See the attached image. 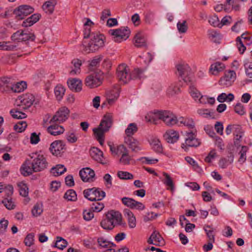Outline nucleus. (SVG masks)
<instances>
[{"label":"nucleus","instance_id":"2f4dec72","mask_svg":"<svg viewBox=\"0 0 252 252\" xmlns=\"http://www.w3.org/2000/svg\"><path fill=\"white\" fill-rule=\"evenodd\" d=\"M224 65L221 63L217 62L211 65L210 71L212 74L217 75L224 68Z\"/></svg>","mask_w":252,"mask_h":252},{"label":"nucleus","instance_id":"864d4df0","mask_svg":"<svg viewBox=\"0 0 252 252\" xmlns=\"http://www.w3.org/2000/svg\"><path fill=\"white\" fill-rule=\"evenodd\" d=\"M1 203L9 210H11L15 208V205L12 201L11 197L9 198H4L3 200L1 201Z\"/></svg>","mask_w":252,"mask_h":252},{"label":"nucleus","instance_id":"0e129e2a","mask_svg":"<svg viewBox=\"0 0 252 252\" xmlns=\"http://www.w3.org/2000/svg\"><path fill=\"white\" fill-rule=\"evenodd\" d=\"M22 36H23V30H19L14 33L11 38L12 40L20 42L24 39Z\"/></svg>","mask_w":252,"mask_h":252},{"label":"nucleus","instance_id":"5fc2aeb1","mask_svg":"<svg viewBox=\"0 0 252 252\" xmlns=\"http://www.w3.org/2000/svg\"><path fill=\"white\" fill-rule=\"evenodd\" d=\"M117 176L121 180H131L134 178L131 173L123 171H119L117 172Z\"/></svg>","mask_w":252,"mask_h":252},{"label":"nucleus","instance_id":"9d476101","mask_svg":"<svg viewBox=\"0 0 252 252\" xmlns=\"http://www.w3.org/2000/svg\"><path fill=\"white\" fill-rule=\"evenodd\" d=\"M34 11L33 7L28 5H21L16 8L13 11V14L18 20H21Z\"/></svg>","mask_w":252,"mask_h":252},{"label":"nucleus","instance_id":"c03bdc74","mask_svg":"<svg viewBox=\"0 0 252 252\" xmlns=\"http://www.w3.org/2000/svg\"><path fill=\"white\" fill-rule=\"evenodd\" d=\"M138 130L137 125L135 123L130 124L125 130L126 137H132Z\"/></svg>","mask_w":252,"mask_h":252},{"label":"nucleus","instance_id":"8fccbe9b","mask_svg":"<svg viewBox=\"0 0 252 252\" xmlns=\"http://www.w3.org/2000/svg\"><path fill=\"white\" fill-rule=\"evenodd\" d=\"M131 158L129 156L128 150H126L122 154V156L120 159V162L123 165H128L130 164V161Z\"/></svg>","mask_w":252,"mask_h":252},{"label":"nucleus","instance_id":"58836bf2","mask_svg":"<svg viewBox=\"0 0 252 252\" xmlns=\"http://www.w3.org/2000/svg\"><path fill=\"white\" fill-rule=\"evenodd\" d=\"M71 63L73 65V66L74 67V69L71 70L70 71V74L71 75H73V74H77L80 73V67L82 65L81 60H80L78 59H74L72 61Z\"/></svg>","mask_w":252,"mask_h":252},{"label":"nucleus","instance_id":"412c9836","mask_svg":"<svg viewBox=\"0 0 252 252\" xmlns=\"http://www.w3.org/2000/svg\"><path fill=\"white\" fill-rule=\"evenodd\" d=\"M91 157L95 161L102 164H105L103 162V152L97 148L93 147L90 151Z\"/></svg>","mask_w":252,"mask_h":252},{"label":"nucleus","instance_id":"3c124183","mask_svg":"<svg viewBox=\"0 0 252 252\" xmlns=\"http://www.w3.org/2000/svg\"><path fill=\"white\" fill-rule=\"evenodd\" d=\"M22 38L24 39L22 40V41H26L30 40L33 41L34 40L35 36L33 32L29 31L28 30H23V36Z\"/></svg>","mask_w":252,"mask_h":252},{"label":"nucleus","instance_id":"423d86ee","mask_svg":"<svg viewBox=\"0 0 252 252\" xmlns=\"http://www.w3.org/2000/svg\"><path fill=\"white\" fill-rule=\"evenodd\" d=\"M84 197L88 200L94 201H100L105 196V192L98 188L87 189L83 191Z\"/></svg>","mask_w":252,"mask_h":252},{"label":"nucleus","instance_id":"4d7b16f0","mask_svg":"<svg viewBox=\"0 0 252 252\" xmlns=\"http://www.w3.org/2000/svg\"><path fill=\"white\" fill-rule=\"evenodd\" d=\"M91 205V209L94 212H99L101 211L104 207L103 203L99 202L98 201H94Z\"/></svg>","mask_w":252,"mask_h":252},{"label":"nucleus","instance_id":"dca6fc26","mask_svg":"<svg viewBox=\"0 0 252 252\" xmlns=\"http://www.w3.org/2000/svg\"><path fill=\"white\" fill-rule=\"evenodd\" d=\"M79 175L84 182H92L94 180V171L89 167L81 169L79 172Z\"/></svg>","mask_w":252,"mask_h":252},{"label":"nucleus","instance_id":"79ce46f5","mask_svg":"<svg viewBox=\"0 0 252 252\" xmlns=\"http://www.w3.org/2000/svg\"><path fill=\"white\" fill-rule=\"evenodd\" d=\"M203 229L206 233L208 240L215 242V233L213 228L209 225H205Z\"/></svg>","mask_w":252,"mask_h":252},{"label":"nucleus","instance_id":"f03ea898","mask_svg":"<svg viewBox=\"0 0 252 252\" xmlns=\"http://www.w3.org/2000/svg\"><path fill=\"white\" fill-rule=\"evenodd\" d=\"M90 41L86 43L84 41V50L87 53H93L99 50L104 45L105 37L102 34L92 33Z\"/></svg>","mask_w":252,"mask_h":252},{"label":"nucleus","instance_id":"c9c22d12","mask_svg":"<svg viewBox=\"0 0 252 252\" xmlns=\"http://www.w3.org/2000/svg\"><path fill=\"white\" fill-rule=\"evenodd\" d=\"M183 124L189 128H193L194 127V122L191 118L180 117L177 119V123Z\"/></svg>","mask_w":252,"mask_h":252},{"label":"nucleus","instance_id":"bb28decb","mask_svg":"<svg viewBox=\"0 0 252 252\" xmlns=\"http://www.w3.org/2000/svg\"><path fill=\"white\" fill-rule=\"evenodd\" d=\"M106 213H110L111 215H113L112 218H110V221H113V225L114 227L117 225H121L122 224V217L121 214L118 212L116 211L113 210L109 211Z\"/></svg>","mask_w":252,"mask_h":252},{"label":"nucleus","instance_id":"bf43d9fd","mask_svg":"<svg viewBox=\"0 0 252 252\" xmlns=\"http://www.w3.org/2000/svg\"><path fill=\"white\" fill-rule=\"evenodd\" d=\"M159 215V214L155 213L153 212H148L143 216V220L145 222L152 221Z\"/></svg>","mask_w":252,"mask_h":252},{"label":"nucleus","instance_id":"4be33fe9","mask_svg":"<svg viewBox=\"0 0 252 252\" xmlns=\"http://www.w3.org/2000/svg\"><path fill=\"white\" fill-rule=\"evenodd\" d=\"M120 89L119 87L117 86L114 87L112 90L107 91V100L109 104H112L119 97L120 94Z\"/></svg>","mask_w":252,"mask_h":252},{"label":"nucleus","instance_id":"f704fd0d","mask_svg":"<svg viewBox=\"0 0 252 252\" xmlns=\"http://www.w3.org/2000/svg\"><path fill=\"white\" fill-rule=\"evenodd\" d=\"M163 175L165 177V179L162 180L163 183L167 187V189H170L171 191H173L174 190V185L172 179L170 175L166 172H163Z\"/></svg>","mask_w":252,"mask_h":252},{"label":"nucleus","instance_id":"774afa93","mask_svg":"<svg viewBox=\"0 0 252 252\" xmlns=\"http://www.w3.org/2000/svg\"><path fill=\"white\" fill-rule=\"evenodd\" d=\"M34 234L33 233L28 234L25 239L24 243L26 246L30 247L33 244Z\"/></svg>","mask_w":252,"mask_h":252},{"label":"nucleus","instance_id":"69168bd1","mask_svg":"<svg viewBox=\"0 0 252 252\" xmlns=\"http://www.w3.org/2000/svg\"><path fill=\"white\" fill-rule=\"evenodd\" d=\"M177 26L180 33H185L188 29L186 21H183L182 22H179Z\"/></svg>","mask_w":252,"mask_h":252},{"label":"nucleus","instance_id":"09e8293b","mask_svg":"<svg viewBox=\"0 0 252 252\" xmlns=\"http://www.w3.org/2000/svg\"><path fill=\"white\" fill-rule=\"evenodd\" d=\"M16 45L11 44L9 42H0V50L5 51H13L16 47Z\"/></svg>","mask_w":252,"mask_h":252},{"label":"nucleus","instance_id":"338daca9","mask_svg":"<svg viewBox=\"0 0 252 252\" xmlns=\"http://www.w3.org/2000/svg\"><path fill=\"white\" fill-rule=\"evenodd\" d=\"M66 136L68 142L70 143L76 142L78 139V137L76 136L75 133L71 131H69Z\"/></svg>","mask_w":252,"mask_h":252},{"label":"nucleus","instance_id":"f3484780","mask_svg":"<svg viewBox=\"0 0 252 252\" xmlns=\"http://www.w3.org/2000/svg\"><path fill=\"white\" fill-rule=\"evenodd\" d=\"M68 88L73 92H80L82 90V82L77 78H69L67 81Z\"/></svg>","mask_w":252,"mask_h":252},{"label":"nucleus","instance_id":"b1692460","mask_svg":"<svg viewBox=\"0 0 252 252\" xmlns=\"http://www.w3.org/2000/svg\"><path fill=\"white\" fill-rule=\"evenodd\" d=\"M168 143H174L179 138V133L173 129L168 130L164 135Z\"/></svg>","mask_w":252,"mask_h":252},{"label":"nucleus","instance_id":"393cba45","mask_svg":"<svg viewBox=\"0 0 252 252\" xmlns=\"http://www.w3.org/2000/svg\"><path fill=\"white\" fill-rule=\"evenodd\" d=\"M125 217L128 220V226L130 228H133L136 226V218L133 213L129 209H126L124 211Z\"/></svg>","mask_w":252,"mask_h":252},{"label":"nucleus","instance_id":"6e6d98bb","mask_svg":"<svg viewBox=\"0 0 252 252\" xmlns=\"http://www.w3.org/2000/svg\"><path fill=\"white\" fill-rule=\"evenodd\" d=\"M180 92V88L174 84L171 85L167 90V93L169 95L172 96L178 94Z\"/></svg>","mask_w":252,"mask_h":252},{"label":"nucleus","instance_id":"a211bd4d","mask_svg":"<svg viewBox=\"0 0 252 252\" xmlns=\"http://www.w3.org/2000/svg\"><path fill=\"white\" fill-rule=\"evenodd\" d=\"M20 104H18L23 109H26L29 108L34 101V96L31 94H26L19 98Z\"/></svg>","mask_w":252,"mask_h":252},{"label":"nucleus","instance_id":"c85d7f7f","mask_svg":"<svg viewBox=\"0 0 252 252\" xmlns=\"http://www.w3.org/2000/svg\"><path fill=\"white\" fill-rule=\"evenodd\" d=\"M108 144L110 147V150L113 155H122L126 150V148L123 145H120L115 147L111 142H108Z\"/></svg>","mask_w":252,"mask_h":252},{"label":"nucleus","instance_id":"1a4fd4ad","mask_svg":"<svg viewBox=\"0 0 252 252\" xmlns=\"http://www.w3.org/2000/svg\"><path fill=\"white\" fill-rule=\"evenodd\" d=\"M116 74L117 78L121 84H126L130 80L129 69L125 64H122L118 66Z\"/></svg>","mask_w":252,"mask_h":252},{"label":"nucleus","instance_id":"5701e85b","mask_svg":"<svg viewBox=\"0 0 252 252\" xmlns=\"http://www.w3.org/2000/svg\"><path fill=\"white\" fill-rule=\"evenodd\" d=\"M113 215L110 213L105 214V218L102 219L100 222V226L105 230H112L114 225H113V221H111L110 219L112 218Z\"/></svg>","mask_w":252,"mask_h":252},{"label":"nucleus","instance_id":"39448f33","mask_svg":"<svg viewBox=\"0 0 252 252\" xmlns=\"http://www.w3.org/2000/svg\"><path fill=\"white\" fill-rule=\"evenodd\" d=\"M154 122L155 119L162 120L167 125L171 126L177 123V119L173 114L169 111H157L153 117Z\"/></svg>","mask_w":252,"mask_h":252},{"label":"nucleus","instance_id":"7ed1b4c3","mask_svg":"<svg viewBox=\"0 0 252 252\" xmlns=\"http://www.w3.org/2000/svg\"><path fill=\"white\" fill-rule=\"evenodd\" d=\"M113 123V116L111 113H107L101 120L99 127L94 128L93 132L96 139L104 137V133L108 131Z\"/></svg>","mask_w":252,"mask_h":252},{"label":"nucleus","instance_id":"13d9d810","mask_svg":"<svg viewBox=\"0 0 252 252\" xmlns=\"http://www.w3.org/2000/svg\"><path fill=\"white\" fill-rule=\"evenodd\" d=\"M27 126V123L25 121H20L14 126V129L18 132L24 131Z\"/></svg>","mask_w":252,"mask_h":252},{"label":"nucleus","instance_id":"20e7f679","mask_svg":"<svg viewBox=\"0 0 252 252\" xmlns=\"http://www.w3.org/2000/svg\"><path fill=\"white\" fill-rule=\"evenodd\" d=\"M176 74L187 84L193 82L195 80L194 76L191 72V69L189 65L185 63H181L176 65Z\"/></svg>","mask_w":252,"mask_h":252},{"label":"nucleus","instance_id":"72a5a7b5","mask_svg":"<svg viewBox=\"0 0 252 252\" xmlns=\"http://www.w3.org/2000/svg\"><path fill=\"white\" fill-rule=\"evenodd\" d=\"M152 237H153L154 239V245L161 247L165 245L164 240L158 232L154 231L152 234Z\"/></svg>","mask_w":252,"mask_h":252},{"label":"nucleus","instance_id":"7c9ffc66","mask_svg":"<svg viewBox=\"0 0 252 252\" xmlns=\"http://www.w3.org/2000/svg\"><path fill=\"white\" fill-rule=\"evenodd\" d=\"M56 4V2L54 0L47 1L43 4L42 8L46 13L51 14L54 10Z\"/></svg>","mask_w":252,"mask_h":252},{"label":"nucleus","instance_id":"aec40b11","mask_svg":"<svg viewBox=\"0 0 252 252\" xmlns=\"http://www.w3.org/2000/svg\"><path fill=\"white\" fill-rule=\"evenodd\" d=\"M134 46L137 48L147 47L146 39L142 32L137 33L134 38Z\"/></svg>","mask_w":252,"mask_h":252},{"label":"nucleus","instance_id":"a19ab883","mask_svg":"<svg viewBox=\"0 0 252 252\" xmlns=\"http://www.w3.org/2000/svg\"><path fill=\"white\" fill-rule=\"evenodd\" d=\"M63 198L70 201H75L77 199L76 193L72 189L67 190L64 193Z\"/></svg>","mask_w":252,"mask_h":252},{"label":"nucleus","instance_id":"e2e57ef3","mask_svg":"<svg viewBox=\"0 0 252 252\" xmlns=\"http://www.w3.org/2000/svg\"><path fill=\"white\" fill-rule=\"evenodd\" d=\"M122 202L125 205L132 209V206L134 205V203H136V200L134 199L129 198V197H123L122 198Z\"/></svg>","mask_w":252,"mask_h":252},{"label":"nucleus","instance_id":"c756f323","mask_svg":"<svg viewBox=\"0 0 252 252\" xmlns=\"http://www.w3.org/2000/svg\"><path fill=\"white\" fill-rule=\"evenodd\" d=\"M13 88L11 89L12 92L20 93L23 91L27 88V83L25 81H21L19 82H16L13 79Z\"/></svg>","mask_w":252,"mask_h":252},{"label":"nucleus","instance_id":"f8f14e48","mask_svg":"<svg viewBox=\"0 0 252 252\" xmlns=\"http://www.w3.org/2000/svg\"><path fill=\"white\" fill-rule=\"evenodd\" d=\"M102 78L99 74L93 73L86 78L85 84L90 88H94L99 86L102 84Z\"/></svg>","mask_w":252,"mask_h":252},{"label":"nucleus","instance_id":"4468645a","mask_svg":"<svg viewBox=\"0 0 252 252\" xmlns=\"http://www.w3.org/2000/svg\"><path fill=\"white\" fill-rule=\"evenodd\" d=\"M49 150L53 155L60 156L65 150V144L62 140H56L51 144Z\"/></svg>","mask_w":252,"mask_h":252},{"label":"nucleus","instance_id":"ea45409f","mask_svg":"<svg viewBox=\"0 0 252 252\" xmlns=\"http://www.w3.org/2000/svg\"><path fill=\"white\" fill-rule=\"evenodd\" d=\"M66 170L63 165L58 164L56 167H53L51 169V173L55 176H58L64 173Z\"/></svg>","mask_w":252,"mask_h":252},{"label":"nucleus","instance_id":"49530a36","mask_svg":"<svg viewBox=\"0 0 252 252\" xmlns=\"http://www.w3.org/2000/svg\"><path fill=\"white\" fill-rule=\"evenodd\" d=\"M151 145L152 147V149L158 153H161L163 151L162 147L161 146L160 142L158 139H154Z\"/></svg>","mask_w":252,"mask_h":252},{"label":"nucleus","instance_id":"6ab92c4d","mask_svg":"<svg viewBox=\"0 0 252 252\" xmlns=\"http://www.w3.org/2000/svg\"><path fill=\"white\" fill-rule=\"evenodd\" d=\"M125 142L132 152L136 153L141 150L140 143L133 137H126Z\"/></svg>","mask_w":252,"mask_h":252},{"label":"nucleus","instance_id":"de8ad7c7","mask_svg":"<svg viewBox=\"0 0 252 252\" xmlns=\"http://www.w3.org/2000/svg\"><path fill=\"white\" fill-rule=\"evenodd\" d=\"M67 245V241L61 237H57V240L54 247L60 250L64 249Z\"/></svg>","mask_w":252,"mask_h":252},{"label":"nucleus","instance_id":"cd10ccee","mask_svg":"<svg viewBox=\"0 0 252 252\" xmlns=\"http://www.w3.org/2000/svg\"><path fill=\"white\" fill-rule=\"evenodd\" d=\"M41 15L39 14H34L28 17L23 22L22 26L25 27H30L36 23L40 18Z\"/></svg>","mask_w":252,"mask_h":252},{"label":"nucleus","instance_id":"e433bc0d","mask_svg":"<svg viewBox=\"0 0 252 252\" xmlns=\"http://www.w3.org/2000/svg\"><path fill=\"white\" fill-rule=\"evenodd\" d=\"M197 113L201 116L204 118H215V112L212 110L207 109H199L197 111Z\"/></svg>","mask_w":252,"mask_h":252},{"label":"nucleus","instance_id":"9b49d317","mask_svg":"<svg viewBox=\"0 0 252 252\" xmlns=\"http://www.w3.org/2000/svg\"><path fill=\"white\" fill-rule=\"evenodd\" d=\"M69 113V110L67 107H61L50 120L49 123L50 124L54 122H57L59 123H63L68 119Z\"/></svg>","mask_w":252,"mask_h":252},{"label":"nucleus","instance_id":"4c0bfd02","mask_svg":"<svg viewBox=\"0 0 252 252\" xmlns=\"http://www.w3.org/2000/svg\"><path fill=\"white\" fill-rule=\"evenodd\" d=\"M65 89L62 85H58L54 89V93L58 100H61L64 94Z\"/></svg>","mask_w":252,"mask_h":252},{"label":"nucleus","instance_id":"a18cd8bd","mask_svg":"<svg viewBox=\"0 0 252 252\" xmlns=\"http://www.w3.org/2000/svg\"><path fill=\"white\" fill-rule=\"evenodd\" d=\"M10 114L14 119H22L26 118L27 117V115L25 113L22 112L17 109H13L11 110Z\"/></svg>","mask_w":252,"mask_h":252},{"label":"nucleus","instance_id":"052dcab7","mask_svg":"<svg viewBox=\"0 0 252 252\" xmlns=\"http://www.w3.org/2000/svg\"><path fill=\"white\" fill-rule=\"evenodd\" d=\"M8 221L5 219L0 220V237L3 236L6 231Z\"/></svg>","mask_w":252,"mask_h":252},{"label":"nucleus","instance_id":"a878e982","mask_svg":"<svg viewBox=\"0 0 252 252\" xmlns=\"http://www.w3.org/2000/svg\"><path fill=\"white\" fill-rule=\"evenodd\" d=\"M64 131V129L62 126L56 124L52 125L47 128L48 132L54 136L60 135L63 133Z\"/></svg>","mask_w":252,"mask_h":252},{"label":"nucleus","instance_id":"2eb2a0df","mask_svg":"<svg viewBox=\"0 0 252 252\" xmlns=\"http://www.w3.org/2000/svg\"><path fill=\"white\" fill-rule=\"evenodd\" d=\"M13 78L4 76L0 78V92L8 93L13 88Z\"/></svg>","mask_w":252,"mask_h":252},{"label":"nucleus","instance_id":"f257e3e1","mask_svg":"<svg viewBox=\"0 0 252 252\" xmlns=\"http://www.w3.org/2000/svg\"><path fill=\"white\" fill-rule=\"evenodd\" d=\"M32 160H27L22 165L20 171L24 176H28L33 172L43 171L47 168L48 163L43 155H33Z\"/></svg>","mask_w":252,"mask_h":252},{"label":"nucleus","instance_id":"37998d69","mask_svg":"<svg viewBox=\"0 0 252 252\" xmlns=\"http://www.w3.org/2000/svg\"><path fill=\"white\" fill-rule=\"evenodd\" d=\"M144 70L143 69L136 68H134L131 73H129L130 75V79H140L143 75Z\"/></svg>","mask_w":252,"mask_h":252},{"label":"nucleus","instance_id":"473e14b6","mask_svg":"<svg viewBox=\"0 0 252 252\" xmlns=\"http://www.w3.org/2000/svg\"><path fill=\"white\" fill-rule=\"evenodd\" d=\"M187 85L189 86L190 93L192 97L195 100L198 99L199 97L201 96V94L195 88V80H193L192 83L190 82Z\"/></svg>","mask_w":252,"mask_h":252},{"label":"nucleus","instance_id":"0eeeda50","mask_svg":"<svg viewBox=\"0 0 252 252\" xmlns=\"http://www.w3.org/2000/svg\"><path fill=\"white\" fill-rule=\"evenodd\" d=\"M108 32L113 36L115 42H121L129 37L130 31L127 27H122L116 30H110Z\"/></svg>","mask_w":252,"mask_h":252},{"label":"nucleus","instance_id":"680f3d73","mask_svg":"<svg viewBox=\"0 0 252 252\" xmlns=\"http://www.w3.org/2000/svg\"><path fill=\"white\" fill-rule=\"evenodd\" d=\"M248 150V147L246 146H243L241 148V150L240 151L239 154L240 157L238 159L239 162L244 163L246 159V153Z\"/></svg>","mask_w":252,"mask_h":252},{"label":"nucleus","instance_id":"ddd939ff","mask_svg":"<svg viewBox=\"0 0 252 252\" xmlns=\"http://www.w3.org/2000/svg\"><path fill=\"white\" fill-rule=\"evenodd\" d=\"M236 78V74L234 71L231 70L226 71L224 76L220 79L219 84L223 87H229L233 83Z\"/></svg>","mask_w":252,"mask_h":252},{"label":"nucleus","instance_id":"6e6552de","mask_svg":"<svg viewBox=\"0 0 252 252\" xmlns=\"http://www.w3.org/2000/svg\"><path fill=\"white\" fill-rule=\"evenodd\" d=\"M195 132L196 131L194 132L193 131L187 132L185 143L181 145L182 148L185 151H187L189 147H197L200 145V140L196 138Z\"/></svg>","mask_w":252,"mask_h":252},{"label":"nucleus","instance_id":"603ef678","mask_svg":"<svg viewBox=\"0 0 252 252\" xmlns=\"http://www.w3.org/2000/svg\"><path fill=\"white\" fill-rule=\"evenodd\" d=\"M97 243L100 247L103 248H111L116 246L115 244L107 241L102 237L97 239Z\"/></svg>","mask_w":252,"mask_h":252}]
</instances>
